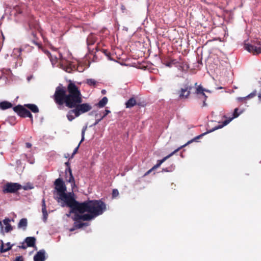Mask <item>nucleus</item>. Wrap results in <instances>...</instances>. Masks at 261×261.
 <instances>
[{
	"label": "nucleus",
	"mask_w": 261,
	"mask_h": 261,
	"mask_svg": "<svg viewBox=\"0 0 261 261\" xmlns=\"http://www.w3.org/2000/svg\"><path fill=\"white\" fill-rule=\"evenodd\" d=\"M56 103L62 105L64 103L69 108H73L75 116L79 117L82 114L89 111L91 106L87 103H82V95L77 86L72 83L68 84L67 90L62 87H58L54 95Z\"/></svg>",
	"instance_id": "obj_1"
},
{
	"label": "nucleus",
	"mask_w": 261,
	"mask_h": 261,
	"mask_svg": "<svg viewBox=\"0 0 261 261\" xmlns=\"http://www.w3.org/2000/svg\"><path fill=\"white\" fill-rule=\"evenodd\" d=\"M106 210V205L101 200H91L83 203L75 202L71 208V212H79L83 214L88 212L89 214L76 215L74 218L76 221L74 222V227L81 228L84 226H87V223H81L79 220L88 221L93 219L97 216L101 215Z\"/></svg>",
	"instance_id": "obj_2"
},
{
	"label": "nucleus",
	"mask_w": 261,
	"mask_h": 261,
	"mask_svg": "<svg viewBox=\"0 0 261 261\" xmlns=\"http://www.w3.org/2000/svg\"><path fill=\"white\" fill-rule=\"evenodd\" d=\"M55 189L57 193V196L55 198L58 202L62 201V207L67 205L71 208L74 205L76 201L72 196V193H66V187L64 181L60 178H58L55 182Z\"/></svg>",
	"instance_id": "obj_3"
},
{
	"label": "nucleus",
	"mask_w": 261,
	"mask_h": 261,
	"mask_svg": "<svg viewBox=\"0 0 261 261\" xmlns=\"http://www.w3.org/2000/svg\"><path fill=\"white\" fill-rule=\"evenodd\" d=\"M13 109L20 116L22 117H29L31 119L32 121H33L32 115L30 112L22 106H18L15 107Z\"/></svg>",
	"instance_id": "obj_4"
},
{
	"label": "nucleus",
	"mask_w": 261,
	"mask_h": 261,
	"mask_svg": "<svg viewBox=\"0 0 261 261\" xmlns=\"http://www.w3.org/2000/svg\"><path fill=\"white\" fill-rule=\"evenodd\" d=\"M21 186L18 183H7L3 188L4 193H14L19 190Z\"/></svg>",
	"instance_id": "obj_5"
},
{
	"label": "nucleus",
	"mask_w": 261,
	"mask_h": 261,
	"mask_svg": "<svg viewBox=\"0 0 261 261\" xmlns=\"http://www.w3.org/2000/svg\"><path fill=\"white\" fill-rule=\"evenodd\" d=\"M244 48L248 52L252 53L254 55L261 53V46L259 45H255L254 44L245 43L244 44Z\"/></svg>",
	"instance_id": "obj_6"
},
{
	"label": "nucleus",
	"mask_w": 261,
	"mask_h": 261,
	"mask_svg": "<svg viewBox=\"0 0 261 261\" xmlns=\"http://www.w3.org/2000/svg\"><path fill=\"white\" fill-rule=\"evenodd\" d=\"M238 110H239L238 108H236L234 109V112L233 113V116L231 118H229L228 119L224 121L223 122L222 125H220L215 127L214 128H213L212 130H215L217 129L221 128L223 127V126L228 124L230 122H231L233 119L238 117L241 114V113H238Z\"/></svg>",
	"instance_id": "obj_7"
},
{
	"label": "nucleus",
	"mask_w": 261,
	"mask_h": 261,
	"mask_svg": "<svg viewBox=\"0 0 261 261\" xmlns=\"http://www.w3.org/2000/svg\"><path fill=\"white\" fill-rule=\"evenodd\" d=\"M65 179L66 181L71 184V186H75L74 179L72 174L71 169L68 167L65 171Z\"/></svg>",
	"instance_id": "obj_8"
},
{
	"label": "nucleus",
	"mask_w": 261,
	"mask_h": 261,
	"mask_svg": "<svg viewBox=\"0 0 261 261\" xmlns=\"http://www.w3.org/2000/svg\"><path fill=\"white\" fill-rule=\"evenodd\" d=\"M45 260V252L43 250H40L34 256V261H44Z\"/></svg>",
	"instance_id": "obj_9"
},
{
	"label": "nucleus",
	"mask_w": 261,
	"mask_h": 261,
	"mask_svg": "<svg viewBox=\"0 0 261 261\" xmlns=\"http://www.w3.org/2000/svg\"><path fill=\"white\" fill-rule=\"evenodd\" d=\"M180 149H181V147L178 148L177 149L175 150L173 152L171 153L170 154L164 157L162 160L158 161V163L152 168V169H156V168L159 167L161 166V165L163 163H164L167 159H168L169 157L171 156L175 152H177Z\"/></svg>",
	"instance_id": "obj_10"
},
{
	"label": "nucleus",
	"mask_w": 261,
	"mask_h": 261,
	"mask_svg": "<svg viewBox=\"0 0 261 261\" xmlns=\"http://www.w3.org/2000/svg\"><path fill=\"white\" fill-rule=\"evenodd\" d=\"M205 91L210 92L209 90L203 88L201 86H198L196 90V93L197 94H202V96H203V106H206L205 101L207 98V96L204 93Z\"/></svg>",
	"instance_id": "obj_11"
},
{
	"label": "nucleus",
	"mask_w": 261,
	"mask_h": 261,
	"mask_svg": "<svg viewBox=\"0 0 261 261\" xmlns=\"http://www.w3.org/2000/svg\"><path fill=\"white\" fill-rule=\"evenodd\" d=\"M191 88L189 87H186L185 88H182L180 90L179 97L181 98H186L188 97L190 93Z\"/></svg>",
	"instance_id": "obj_12"
},
{
	"label": "nucleus",
	"mask_w": 261,
	"mask_h": 261,
	"mask_svg": "<svg viewBox=\"0 0 261 261\" xmlns=\"http://www.w3.org/2000/svg\"><path fill=\"white\" fill-rule=\"evenodd\" d=\"M11 220L9 218H6L3 220L4 224L6 225L4 231L5 232H9L13 230V227L9 224Z\"/></svg>",
	"instance_id": "obj_13"
},
{
	"label": "nucleus",
	"mask_w": 261,
	"mask_h": 261,
	"mask_svg": "<svg viewBox=\"0 0 261 261\" xmlns=\"http://www.w3.org/2000/svg\"><path fill=\"white\" fill-rule=\"evenodd\" d=\"M27 225V219L26 218H22L19 221L18 224V228L19 229H22L24 230L26 229Z\"/></svg>",
	"instance_id": "obj_14"
},
{
	"label": "nucleus",
	"mask_w": 261,
	"mask_h": 261,
	"mask_svg": "<svg viewBox=\"0 0 261 261\" xmlns=\"http://www.w3.org/2000/svg\"><path fill=\"white\" fill-rule=\"evenodd\" d=\"M35 241L34 237H27L24 242L26 243V246L33 247L35 245Z\"/></svg>",
	"instance_id": "obj_15"
},
{
	"label": "nucleus",
	"mask_w": 261,
	"mask_h": 261,
	"mask_svg": "<svg viewBox=\"0 0 261 261\" xmlns=\"http://www.w3.org/2000/svg\"><path fill=\"white\" fill-rule=\"evenodd\" d=\"M212 130H210V131H208L207 132H205V133H204L197 137H196L195 138L192 139L190 141H189L187 143H186L185 145H182V146H181V148L182 147H185L186 146H187V145L189 144L190 143H191V142H193V141H196L197 139H199L201 137H202V136H204L205 135L207 134V133H211L212 132H213L214 130H212Z\"/></svg>",
	"instance_id": "obj_16"
},
{
	"label": "nucleus",
	"mask_w": 261,
	"mask_h": 261,
	"mask_svg": "<svg viewBox=\"0 0 261 261\" xmlns=\"http://www.w3.org/2000/svg\"><path fill=\"white\" fill-rule=\"evenodd\" d=\"M45 53L49 58L53 65H54L57 62L58 58L57 57L51 55L48 51H45Z\"/></svg>",
	"instance_id": "obj_17"
},
{
	"label": "nucleus",
	"mask_w": 261,
	"mask_h": 261,
	"mask_svg": "<svg viewBox=\"0 0 261 261\" xmlns=\"http://www.w3.org/2000/svg\"><path fill=\"white\" fill-rule=\"evenodd\" d=\"M12 247L10 243H8L6 244L3 243L2 244L0 247V250L1 252H5L9 250Z\"/></svg>",
	"instance_id": "obj_18"
},
{
	"label": "nucleus",
	"mask_w": 261,
	"mask_h": 261,
	"mask_svg": "<svg viewBox=\"0 0 261 261\" xmlns=\"http://www.w3.org/2000/svg\"><path fill=\"white\" fill-rule=\"evenodd\" d=\"M12 105L8 101H3L0 103V108L3 110H5L12 107Z\"/></svg>",
	"instance_id": "obj_19"
},
{
	"label": "nucleus",
	"mask_w": 261,
	"mask_h": 261,
	"mask_svg": "<svg viewBox=\"0 0 261 261\" xmlns=\"http://www.w3.org/2000/svg\"><path fill=\"white\" fill-rule=\"evenodd\" d=\"M22 50L21 48H16L13 50L12 56L14 58H18L21 55Z\"/></svg>",
	"instance_id": "obj_20"
},
{
	"label": "nucleus",
	"mask_w": 261,
	"mask_h": 261,
	"mask_svg": "<svg viewBox=\"0 0 261 261\" xmlns=\"http://www.w3.org/2000/svg\"><path fill=\"white\" fill-rule=\"evenodd\" d=\"M95 36L91 34L89 35L87 38V41L88 45H92L95 41Z\"/></svg>",
	"instance_id": "obj_21"
},
{
	"label": "nucleus",
	"mask_w": 261,
	"mask_h": 261,
	"mask_svg": "<svg viewBox=\"0 0 261 261\" xmlns=\"http://www.w3.org/2000/svg\"><path fill=\"white\" fill-rule=\"evenodd\" d=\"M136 103V100L134 98H130L125 103L126 108H132Z\"/></svg>",
	"instance_id": "obj_22"
},
{
	"label": "nucleus",
	"mask_w": 261,
	"mask_h": 261,
	"mask_svg": "<svg viewBox=\"0 0 261 261\" xmlns=\"http://www.w3.org/2000/svg\"><path fill=\"white\" fill-rule=\"evenodd\" d=\"M67 119H68V120L70 121H71L75 118V117H76L75 116V111H74V109L72 110H70L68 112L67 115Z\"/></svg>",
	"instance_id": "obj_23"
},
{
	"label": "nucleus",
	"mask_w": 261,
	"mask_h": 261,
	"mask_svg": "<svg viewBox=\"0 0 261 261\" xmlns=\"http://www.w3.org/2000/svg\"><path fill=\"white\" fill-rule=\"evenodd\" d=\"M32 112L37 113L39 112V109L36 105L34 104H28L25 105Z\"/></svg>",
	"instance_id": "obj_24"
},
{
	"label": "nucleus",
	"mask_w": 261,
	"mask_h": 261,
	"mask_svg": "<svg viewBox=\"0 0 261 261\" xmlns=\"http://www.w3.org/2000/svg\"><path fill=\"white\" fill-rule=\"evenodd\" d=\"M108 98L106 97H103L97 104V106L99 108H102L108 103Z\"/></svg>",
	"instance_id": "obj_25"
},
{
	"label": "nucleus",
	"mask_w": 261,
	"mask_h": 261,
	"mask_svg": "<svg viewBox=\"0 0 261 261\" xmlns=\"http://www.w3.org/2000/svg\"><path fill=\"white\" fill-rule=\"evenodd\" d=\"M86 83L90 86H96L97 84V82L93 79H87Z\"/></svg>",
	"instance_id": "obj_26"
},
{
	"label": "nucleus",
	"mask_w": 261,
	"mask_h": 261,
	"mask_svg": "<svg viewBox=\"0 0 261 261\" xmlns=\"http://www.w3.org/2000/svg\"><path fill=\"white\" fill-rule=\"evenodd\" d=\"M42 212L43 214V221L46 222L48 217L46 207L42 208Z\"/></svg>",
	"instance_id": "obj_27"
},
{
	"label": "nucleus",
	"mask_w": 261,
	"mask_h": 261,
	"mask_svg": "<svg viewBox=\"0 0 261 261\" xmlns=\"http://www.w3.org/2000/svg\"><path fill=\"white\" fill-rule=\"evenodd\" d=\"M87 126L84 127L82 129V139H81V142L83 141L84 140V136H85V132L87 129Z\"/></svg>",
	"instance_id": "obj_28"
},
{
	"label": "nucleus",
	"mask_w": 261,
	"mask_h": 261,
	"mask_svg": "<svg viewBox=\"0 0 261 261\" xmlns=\"http://www.w3.org/2000/svg\"><path fill=\"white\" fill-rule=\"evenodd\" d=\"M255 93H251L250 94H249L248 96H247L246 97H239L238 98V99L239 100H242L243 99H245L247 98H250V97H252L253 96H255Z\"/></svg>",
	"instance_id": "obj_29"
},
{
	"label": "nucleus",
	"mask_w": 261,
	"mask_h": 261,
	"mask_svg": "<svg viewBox=\"0 0 261 261\" xmlns=\"http://www.w3.org/2000/svg\"><path fill=\"white\" fill-rule=\"evenodd\" d=\"M110 111L108 110H106L104 112H103V115L102 116H101L100 117V119H102L105 117H106L108 114H109L110 113Z\"/></svg>",
	"instance_id": "obj_30"
},
{
	"label": "nucleus",
	"mask_w": 261,
	"mask_h": 261,
	"mask_svg": "<svg viewBox=\"0 0 261 261\" xmlns=\"http://www.w3.org/2000/svg\"><path fill=\"white\" fill-rule=\"evenodd\" d=\"M113 197H115L119 195V192L117 189H114L113 191Z\"/></svg>",
	"instance_id": "obj_31"
},
{
	"label": "nucleus",
	"mask_w": 261,
	"mask_h": 261,
	"mask_svg": "<svg viewBox=\"0 0 261 261\" xmlns=\"http://www.w3.org/2000/svg\"><path fill=\"white\" fill-rule=\"evenodd\" d=\"M175 63V61L173 60L169 62H167L166 63V65L168 67H171L173 64H174Z\"/></svg>",
	"instance_id": "obj_32"
},
{
	"label": "nucleus",
	"mask_w": 261,
	"mask_h": 261,
	"mask_svg": "<svg viewBox=\"0 0 261 261\" xmlns=\"http://www.w3.org/2000/svg\"><path fill=\"white\" fill-rule=\"evenodd\" d=\"M19 247L20 248L26 249L27 247H29V246H26V243L24 242L21 243V245L19 246Z\"/></svg>",
	"instance_id": "obj_33"
},
{
	"label": "nucleus",
	"mask_w": 261,
	"mask_h": 261,
	"mask_svg": "<svg viewBox=\"0 0 261 261\" xmlns=\"http://www.w3.org/2000/svg\"><path fill=\"white\" fill-rule=\"evenodd\" d=\"M14 261H23V257L21 256H17Z\"/></svg>",
	"instance_id": "obj_34"
},
{
	"label": "nucleus",
	"mask_w": 261,
	"mask_h": 261,
	"mask_svg": "<svg viewBox=\"0 0 261 261\" xmlns=\"http://www.w3.org/2000/svg\"><path fill=\"white\" fill-rule=\"evenodd\" d=\"M46 207L44 199L42 200V208Z\"/></svg>",
	"instance_id": "obj_35"
},
{
	"label": "nucleus",
	"mask_w": 261,
	"mask_h": 261,
	"mask_svg": "<svg viewBox=\"0 0 261 261\" xmlns=\"http://www.w3.org/2000/svg\"><path fill=\"white\" fill-rule=\"evenodd\" d=\"M79 145H80V144H79V145H78V146H77V147L74 149V151H73V153H72V156L76 153V152H77V150H78V149H79Z\"/></svg>",
	"instance_id": "obj_36"
},
{
	"label": "nucleus",
	"mask_w": 261,
	"mask_h": 261,
	"mask_svg": "<svg viewBox=\"0 0 261 261\" xmlns=\"http://www.w3.org/2000/svg\"><path fill=\"white\" fill-rule=\"evenodd\" d=\"M32 42L35 44V45H36L37 46H38L39 47H40V44L39 42H38L36 40H33L32 41Z\"/></svg>",
	"instance_id": "obj_37"
},
{
	"label": "nucleus",
	"mask_w": 261,
	"mask_h": 261,
	"mask_svg": "<svg viewBox=\"0 0 261 261\" xmlns=\"http://www.w3.org/2000/svg\"><path fill=\"white\" fill-rule=\"evenodd\" d=\"M26 147L28 148L31 147L32 144L30 143H27L25 144Z\"/></svg>",
	"instance_id": "obj_38"
},
{
	"label": "nucleus",
	"mask_w": 261,
	"mask_h": 261,
	"mask_svg": "<svg viewBox=\"0 0 261 261\" xmlns=\"http://www.w3.org/2000/svg\"><path fill=\"white\" fill-rule=\"evenodd\" d=\"M198 96V98L201 99L203 101V96H202V94H197Z\"/></svg>",
	"instance_id": "obj_39"
},
{
	"label": "nucleus",
	"mask_w": 261,
	"mask_h": 261,
	"mask_svg": "<svg viewBox=\"0 0 261 261\" xmlns=\"http://www.w3.org/2000/svg\"><path fill=\"white\" fill-rule=\"evenodd\" d=\"M101 119H100V118L99 119H97L96 120L95 122L94 123V125H96L98 123V122L101 120Z\"/></svg>",
	"instance_id": "obj_40"
},
{
	"label": "nucleus",
	"mask_w": 261,
	"mask_h": 261,
	"mask_svg": "<svg viewBox=\"0 0 261 261\" xmlns=\"http://www.w3.org/2000/svg\"><path fill=\"white\" fill-rule=\"evenodd\" d=\"M0 226H1V228H2L1 231L3 232L4 231V230H3V226H2V222L1 221H0Z\"/></svg>",
	"instance_id": "obj_41"
},
{
	"label": "nucleus",
	"mask_w": 261,
	"mask_h": 261,
	"mask_svg": "<svg viewBox=\"0 0 261 261\" xmlns=\"http://www.w3.org/2000/svg\"><path fill=\"white\" fill-rule=\"evenodd\" d=\"M101 93L102 94H105L106 93V91L105 90H102L101 91Z\"/></svg>",
	"instance_id": "obj_42"
},
{
	"label": "nucleus",
	"mask_w": 261,
	"mask_h": 261,
	"mask_svg": "<svg viewBox=\"0 0 261 261\" xmlns=\"http://www.w3.org/2000/svg\"><path fill=\"white\" fill-rule=\"evenodd\" d=\"M59 59H60L61 60H63L62 56L60 54H59Z\"/></svg>",
	"instance_id": "obj_43"
},
{
	"label": "nucleus",
	"mask_w": 261,
	"mask_h": 261,
	"mask_svg": "<svg viewBox=\"0 0 261 261\" xmlns=\"http://www.w3.org/2000/svg\"><path fill=\"white\" fill-rule=\"evenodd\" d=\"M153 170V169H152V168H151V169H150V170L147 172V173H149L151 172V171L152 170Z\"/></svg>",
	"instance_id": "obj_44"
},
{
	"label": "nucleus",
	"mask_w": 261,
	"mask_h": 261,
	"mask_svg": "<svg viewBox=\"0 0 261 261\" xmlns=\"http://www.w3.org/2000/svg\"><path fill=\"white\" fill-rule=\"evenodd\" d=\"M258 97H259V98H261V92L259 93Z\"/></svg>",
	"instance_id": "obj_45"
},
{
	"label": "nucleus",
	"mask_w": 261,
	"mask_h": 261,
	"mask_svg": "<svg viewBox=\"0 0 261 261\" xmlns=\"http://www.w3.org/2000/svg\"><path fill=\"white\" fill-rule=\"evenodd\" d=\"M74 230V228L70 229V231H73V230Z\"/></svg>",
	"instance_id": "obj_46"
}]
</instances>
